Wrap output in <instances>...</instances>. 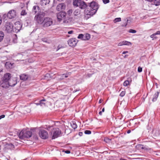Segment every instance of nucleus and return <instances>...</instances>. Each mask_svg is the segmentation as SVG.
Listing matches in <instances>:
<instances>
[{"label":"nucleus","mask_w":160,"mask_h":160,"mask_svg":"<svg viewBox=\"0 0 160 160\" xmlns=\"http://www.w3.org/2000/svg\"><path fill=\"white\" fill-rule=\"evenodd\" d=\"M99 7L98 4L95 2H92L84 10L85 17L87 16L88 18L93 16L97 12Z\"/></svg>","instance_id":"obj_1"},{"label":"nucleus","mask_w":160,"mask_h":160,"mask_svg":"<svg viewBox=\"0 0 160 160\" xmlns=\"http://www.w3.org/2000/svg\"><path fill=\"white\" fill-rule=\"evenodd\" d=\"M20 139H24L29 138L32 135V132L31 131H27L23 129L20 132L17 133Z\"/></svg>","instance_id":"obj_2"},{"label":"nucleus","mask_w":160,"mask_h":160,"mask_svg":"<svg viewBox=\"0 0 160 160\" xmlns=\"http://www.w3.org/2000/svg\"><path fill=\"white\" fill-rule=\"evenodd\" d=\"M51 132L52 134V139L57 138L61 134V131L58 128H53Z\"/></svg>","instance_id":"obj_3"},{"label":"nucleus","mask_w":160,"mask_h":160,"mask_svg":"<svg viewBox=\"0 0 160 160\" xmlns=\"http://www.w3.org/2000/svg\"><path fill=\"white\" fill-rule=\"evenodd\" d=\"M66 13L65 12H60L57 14V18L58 21H61L62 19H64V22L68 23V21H67L66 19L65 16Z\"/></svg>","instance_id":"obj_4"},{"label":"nucleus","mask_w":160,"mask_h":160,"mask_svg":"<svg viewBox=\"0 0 160 160\" xmlns=\"http://www.w3.org/2000/svg\"><path fill=\"white\" fill-rule=\"evenodd\" d=\"M13 27V32L17 33L21 29L22 27V23L20 22H16Z\"/></svg>","instance_id":"obj_5"},{"label":"nucleus","mask_w":160,"mask_h":160,"mask_svg":"<svg viewBox=\"0 0 160 160\" xmlns=\"http://www.w3.org/2000/svg\"><path fill=\"white\" fill-rule=\"evenodd\" d=\"M43 26L44 27H47L51 26L53 23V21L52 18L48 17H46L44 19Z\"/></svg>","instance_id":"obj_6"},{"label":"nucleus","mask_w":160,"mask_h":160,"mask_svg":"<svg viewBox=\"0 0 160 160\" xmlns=\"http://www.w3.org/2000/svg\"><path fill=\"white\" fill-rule=\"evenodd\" d=\"M43 16L40 14H36L34 20L39 24H41L44 22Z\"/></svg>","instance_id":"obj_7"},{"label":"nucleus","mask_w":160,"mask_h":160,"mask_svg":"<svg viewBox=\"0 0 160 160\" xmlns=\"http://www.w3.org/2000/svg\"><path fill=\"white\" fill-rule=\"evenodd\" d=\"M5 31L8 33L11 32L12 31H13V27L12 23L7 22L5 24Z\"/></svg>","instance_id":"obj_8"},{"label":"nucleus","mask_w":160,"mask_h":160,"mask_svg":"<svg viewBox=\"0 0 160 160\" xmlns=\"http://www.w3.org/2000/svg\"><path fill=\"white\" fill-rule=\"evenodd\" d=\"M90 35L89 33L80 34H79L78 37V38L84 41L89 40L90 39Z\"/></svg>","instance_id":"obj_9"},{"label":"nucleus","mask_w":160,"mask_h":160,"mask_svg":"<svg viewBox=\"0 0 160 160\" xmlns=\"http://www.w3.org/2000/svg\"><path fill=\"white\" fill-rule=\"evenodd\" d=\"M40 137L43 139H46L48 138V132L44 130H40L39 132Z\"/></svg>","instance_id":"obj_10"},{"label":"nucleus","mask_w":160,"mask_h":160,"mask_svg":"<svg viewBox=\"0 0 160 160\" xmlns=\"http://www.w3.org/2000/svg\"><path fill=\"white\" fill-rule=\"evenodd\" d=\"M68 45L71 47H74L76 45L78 40L75 38H72L68 41Z\"/></svg>","instance_id":"obj_11"},{"label":"nucleus","mask_w":160,"mask_h":160,"mask_svg":"<svg viewBox=\"0 0 160 160\" xmlns=\"http://www.w3.org/2000/svg\"><path fill=\"white\" fill-rule=\"evenodd\" d=\"M11 78V75L10 73H7L5 74L3 77L2 78V80L4 81H7V82H9Z\"/></svg>","instance_id":"obj_12"},{"label":"nucleus","mask_w":160,"mask_h":160,"mask_svg":"<svg viewBox=\"0 0 160 160\" xmlns=\"http://www.w3.org/2000/svg\"><path fill=\"white\" fill-rule=\"evenodd\" d=\"M9 19H12L15 18L16 16V13L14 10H12L9 11L8 13Z\"/></svg>","instance_id":"obj_13"},{"label":"nucleus","mask_w":160,"mask_h":160,"mask_svg":"<svg viewBox=\"0 0 160 160\" xmlns=\"http://www.w3.org/2000/svg\"><path fill=\"white\" fill-rule=\"evenodd\" d=\"M0 85L1 87L4 88H8L9 86V82L4 81L2 80L0 82Z\"/></svg>","instance_id":"obj_14"},{"label":"nucleus","mask_w":160,"mask_h":160,"mask_svg":"<svg viewBox=\"0 0 160 160\" xmlns=\"http://www.w3.org/2000/svg\"><path fill=\"white\" fill-rule=\"evenodd\" d=\"M66 7L64 3H61L58 5L56 9L58 11L64 10Z\"/></svg>","instance_id":"obj_15"},{"label":"nucleus","mask_w":160,"mask_h":160,"mask_svg":"<svg viewBox=\"0 0 160 160\" xmlns=\"http://www.w3.org/2000/svg\"><path fill=\"white\" fill-rule=\"evenodd\" d=\"M9 86L13 87L15 86L17 83V79L16 78L10 79L9 80Z\"/></svg>","instance_id":"obj_16"},{"label":"nucleus","mask_w":160,"mask_h":160,"mask_svg":"<svg viewBox=\"0 0 160 160\" xmlns=\"http://www.w3.org/2000/svg\"><path fill=\"white\" fill-rule=\"evenodd\" d=\"M40 9L39 6L37 5L34 6L32 8V12L34 14L37 13V14H38L40 12Z\"/></svg>","instance_id":"obj_17"},{"label":"nucleus","mask_w":160,"mask_h":160,"mask_svg":"<svg viewBox=\"0 0 160 160\" xmlns=\"http://www.w3.org/2000/svg\"><path fill=\"white\" fill-rule=\"evenodd\" d=\"M80 8L83 9L86 8L88 7V5L85 2L83 1H82L78 4V6Z\"/></svg>","instance_id":"obj_18"},{"label":"nucleus","mask_w":160,"mask_h":160,"mask_svg":"<svg viewBox=\"0 0 160 160\" xmlns=\"http://www.w3.org/2000/svg\"><path fill=\"white\" fill-rule=\"evenodd\" d=\"M69 75H70L69 72L62 74L58 76V78L60 80L63 79L65 78L68 77Z\"/></svg>","instance_id":"obj_19"},{"label":"nucleus","mask_w":160,"mask_h":160,"mask_svg":"<svg viewBox=\"0 0 160 160\" xmlns=\"http://www.w3.org/2000/svg\"><path fill=\"white\" fill-rule=\"evenodd\" d=\"M138 146L140 148L145 150L149 152H151L152 151L151 148H149L146 146H144L143 145L139 144Z\"/></svg>","instance_id":"obj_20"},{"label":"nucleus","mask_w":160,"mask_h":160,"mask_svg":"<svg viewBox=\"0 0 160 160\" xmlns=\"http://www.w3.org/2000/svg\"><path fill=\"white\" fill-rule=\"evenodd\" d=\"M159 92H157L153 95V97L152 99V101L153 102H155L156 101L158 97Z\"/></svg>","instance_id":"obj_21"},{"label":"nucleus","mask_w":160,"mask_h":160,"mask_svg":"<svg viewBox=\"0 0 160 160\" xmlns=\"http://www.w3.org/2000/svg\"><path fill=\"white\" fill-rule=\"evenodd\" d=\"M20 79L23 81H25L28 78V76L27 75L22 74L20 76Z\"/></svg>","instance_id":"obj_22"},{"label":"nucleus","mask_w":160,"mask_h":160,"mask_svg":"<svg viewBox=\"0 0 160 160\" xmlns=\"http://www.w3.org/2000/svg\"><path fill=\"white\" fill-rule=\"evenodd\" d=\"M50 2L49 0H41L40 2V4L42 6L46 5Z\"/></svg>","instance_id":"obj_23"},{"label":"nucleus","mask_w":160,"mask_h":160,"mask_svg":"<svg viewBox=\"0 0 160 160\" xmlns=\"http://www.w3.org/2000/svg\"><path fill=\"white\" fill-rule=\"evenodd\" d=\"M81 2V0H73V5L74 6L78 7V4Z\"/></svg>","instance_id":"obj_24"},{"label":"nucleus","mask_w":160,"mask_h":160,"mask_svg":"<svg viewBox=\"0 0 160 160\" xmlns=\"http://www.w3.org/2000/svg\"><path fill=\"white\" fill-rule=\"evenodd\" d=\"M71 127L74 129L77 128V125L75 121H72L71 122Z\"/></svg>","instance_id":"obj_25"},{"label":"nucleus","mask_w":160,"mask_h":160,"mask_svg":"<svg viewBox=\"0 0 160 160\" xmlns=\"http://www.w3.org/2000/svg\"><path fill=\"white\" fill-rule=\"evenodd\" d=\"M81 12V11L80 9H77L74 11L73 14L75 16H78L80 14Z\"/></svg>","instance_id":"obj_26"},{"label":"nucleus","mask_w":160,"mask_h":160,"mask_svg":"<svg viewBox=\"0 0 160 160\" xmlns=\"http://www.w3.org/2000/svg\"><path fill=\"white\" fill-rule=\"evenodd\" d=\"M2 19L4 21H6L7 20L8 18H9L8 16V14H4L2 15Z\"/></svg>","instance_id":"obj_27"},{"label":"nucleus","mask_w":160,"mask_h":160,"mask_svg":"<svg viewBox=\"0 0 160 160\" xmlns=\"http://www.w3.org/2000/svg\"><path fill=\"white\" fill-rule=\"evenodd\" d=\"M5 65L7 68H12V64L9 62H7Z\"/></svg>","instance_id":"obj_28"},{"label":"nucleus","mask_w":160,"mask_h":160,"mask_svg":"<svg viewBox=\"0 0 160 160\" xmlns=\"http://www.w3.org/2000/svg\"><path fill=\"white\" fill-rule=\"evenodd\" d=\"M4 36V34L2 31H0V42L2 41Z\"/></svg>","instance_id":"obj_29"},{"label":"nucleus","mask_w":160,"mask_h":160,"mask_svg":"<svg viewBox=\"0 0 160 160\" xmlns=\"http://www.w3.org/2000/svg\"><path fill=\"white\" fill-rule=\"evenodd\" d=\"M46 101V100L45 99L41 100L39 101V103H37L36 104L37 105H40L41 106H42L43 105H45V103L43 102L45 101Z\"/></svg>","instance_id":"obj_30"},{"label":"nucleus","mask_w":160,"mask_h":160,"mask_svg":"<svg viewBox=\"0 0 160 160\" xmlns=\"http://www.w3.org/2000/svg\"><path fill=\"white\" fill-rule=\"evenodd\" d=\"M154 3L156 6H159L160 5V0H154Z\"/></svg>","instance_id":"obj_31"},{"label":"nucleus","mask_w":160,"mask_h":160,"mask_svg":"<svg viewBox=\"0 0 160 160\" xmlns=\"http://www.w3.org/2000/svg\"><path fill=\"white\" fill-rule=\"evenodd\" d=\"M132 45V43L130 42L124 41V45L130 46Z\"/></svg>","instance_id":"obj_32"},{"label":"nucleus","mask_w":160,"mask_h":160,"mask_svg":"<svg viewBox=\"0 0 160 160\" xmlns=\"http://www.w3.org/2000/svg\"><path fill=\"white\" fill-rule=\"evenodd\" d=\"M129 84V81L128 80L125 81L123 83V86H127Z\"/></svg>","instance_id":"obj_33"},{"label":"nucleus","mask_w":160,"mask_h":160,"mask_svg":"<svg viewBox=\"0 0 160 160\" xmlns=\"http://www.w3.org/2000/svg\"><path fill=\"white\" fill-rule=\"evenodd\" d=\"M121 21V18H115L114 21L113 22L114 23H116L118 22H119Z\"/></svg>","instance_id":"obj_34"},{"label":"nucleus","mask_w":160,"mask_h":160,"mask_svg":"<svg viewBox=\"0 0 160 160\" xmlns=\"http://www.w3.org/2000/svg\"><path fill=\"white\" fill-rule=\"evenodd\" d=\"M128 32L129 33H136L137 32L135 30L132 29H130L128 31Z\"/></svg>","instance_id":"obj_35"},{"label":"nucleus","mask_w":160,"mask_h":160,"mask_svg":"<svg viewBox=\"0 0 160 160\" xmlns=\"http://www.w3.org/2000/svg\"><path fill=\"white\" fill-rule=\"evenodd\" d=\"M27 13L25 10H23L21 12V15L22 16L25 15Z\"/></svg>","instance_id":"obj_36"},{"label":"nucleus","mask_w":160,"mask_h":160,"mask_svg":"<svg viewBox=\"0 0 160 160\" xmlns=\"http://www.w3.org/2000/svg\"><path fill=\"white\" fill-rule=\"evenodd\" d=\"M84 133L86 134H90L91 133V132L90 130H86L85 131Z\"/></svg>","instance_id":"obj_37"},{"label":"nucleus","mask_w":160,"mask_h":160,"mask_svg":"<svg viewBox=\"0 0 160 160\" xmlns=\"http://www.w3.org/2000/svg\"><path fill=\"white\" fill-rule=\"evenodd\" d=\"M125 94V91L121 92L120 94V96L121 97H122L124 96Z\"/></svg>","instance_id":"obj_38"},{"label":"nucleus","mask_w":160,"mask_h":160,"mask_svg":"<svg viewBox=\"0 0 160 160\" xmlns=\"http://www.w3.org/2000/svg\"><path fill=\"white\" fill-rule=\"evenodd\" d=\"M102 2L104 4H106L110 2L109 0H102Z\"/></svg>","instance_id":"obj_39"},{"label":"nucleus","mask_w":160,"mask_h":160,"mask_svg":"<svg viewBox=\"0 0 160 160\" xmlns=\"http://www.w3.org/2000/svg\"><path fill=\"white\" fill-rule=\"evenodd\" d=\"M122 45H124V41L120 42L118 44V46H122Z\"/></svg>","instance_id":"obj_40"},{"label":"nucleus","mask_w":160,"mask_h":160,"mask_svg":"<svg viewBox=\"0 0 160 160\" xmlns=\"http://www.w3.org/2000/svg\"><path fill=\"white\" fill-rule=\"evenodd\" d=\"M138 71L139 72H141L142 71V68L140 67H139L138 68Z\"/></svg>","instance_id":"obj_41"},{"label":"nucleus","mask_w":160,"mask_h":160,"mask_svg":"<svg viewBox=\"0 0 160 160\" xmlns=\"http://www.w3.org/2000/svg\"><path fill=\"white\" fill-rule=\"evenodd\" d=\"M72 12V9H70L68 11V13L70 15Z\"/></svg>","instance_id":"obj_42"},{"label":"nucleus","mask_w":160,"mask_h":160,"mask_svg":"<svg viewBox=\"0 0 160 160\" xmlns=\"http://www.w3.org/2000/svg\"><path fill=\"white\" fill-rule=\"evenodd\" d=\"M128 20H127V21H126L125 23H124V24L122 25V26H124V27L126 26L127 25V23H128Z\"/></svg>","instance_id":"obj_43"},{"label":"nucleus","mask_w":160,"mask_h":160,"mask_svg":"<svg viewBox=\"0 0 160 160\" xmlns=\"http://www.w3.org/2000/svg\"><path fill=\"white\" fill-rule=\"evenodd\" d=\"M155 36V34H154V33H153L152 34V35H151L150 36V37L151 38H156V37H154V36Z\"/></svg>","instance_id":"obj_44"},{"label":"nucleus","mask_w":160,"mask_h":160,"mask_svg":"<svg viewBox=\"0 0 160 160\" xmlns=\"http://www.w3.org/2000/svg\"><path fill=\"white\" fill-rule=\"evenodd\" d=\"M155 35H160V31H158L156 33H154Z\"/></svg>","instance_id":"obj_45"},{"label":"nucleus","mask_w":160,"mask_h":160,"mask_svg":"<svg viewBox=\"0 0 160 160\" xmlns=\"http://www.w3.org/2000/svg\"><path fill=\"white\" fill-rule=\"evenodd\" d=\"M5 115L4 114L0 116V120L5 117Z\"/></svg>","instance_id":"obj_46"},{"label":"nucleus","mask_w":160,"mask_h":160,"mask_svg":"<svg viewBox=\"0 0 160 160\" xmlns=\"http://www.w3.org/2000/svg\"><path fill=\"white\" fill-rule=\"evenodd\" d=\"M73 31H70L68 32V33L69 34H72L73 33Z\"/></svg>","instance_id":"obj_47"},{"label":"nucleus","mask_w":160,"mask_h":160,"mask_svg":"<svg viewBox=\"0 0 160 160\" xmlns=\"http://www.w3.org/2000/svg\"><path fill=\"white\" fill-rule=\"evenodd\" d=\"M65 153L67 154H69L70 153V152L69 150H66L65 151Z\"/></svg>","instance_id":"obj_48"},{"label":"nucleus","mask_w":160,"mask_h":160,"mask_svg":"<svg viewBox=\"0 0 160 160\" xmlns=\"http://www.w3.org/2000/svg\"><path fill=\"white\" fill-rule=\"evenodd\" d=\"M2 23V18L1 16L0 15V25H1Z\"/></svg>","instance_id":"obj_49"},{"label":"nucleus","mask_w":160,"mask_h":160,"mask_svg":"<svg viewBox=\"0 0 160 160\" xmlns=\"http://www.w3.org/2000/svg\"><path fill=\"white\" fill-rule=\"evenodd\" d=\"M83 133L82 132H79L78 133V135L80 136H81L82 135Z\"/></svg>","instance_id":"obj_50"},{"label":"nucleus","mask_w":160,"mask_h":160,"mask_svg":"<svg viewBox=\"0 0 160 160\" xmlns=\"http://www.w3.org/2000/svg\"><path fill=\"white\" fill-rule=\"evenodd\" d=\"M127 53H128V51H125L123 52H122V54H125Z\"/></svg>","instance_id":"obj_51"},{"label":"nucleus","mask_w":160,"mask_h":160,"mask_svg":"<svg viewBox=\"0 0 160 160\" xmlns=\"http://www.w3.org/2000/svg\"><path fill=\"white\" fill-rule=\"evenodd\" d=\"M103 101V100L102 99H100L99 101V103H101Z\"/></svg>","instance_id":"obj_52"},{"label":"nucleus","mask_w":160,"mask_h":160,"mask_svg":"<svg viewBox=\"0 0 160 160\" xmlns=\"http://www.w3.org/2000/svg\"><path fill=\"white\" fill-rule=\"evenodd\" d=\"M131 132V130H128L127 131V133L128 134H129L130 133V132Z\"/></svg>","instance_id":"obj_53"},{"label":"nucleus","mask_w":160,"mask_h":160,"mask_svg":"<svg viewBox=\"0 0 160 160\" xmlns=\"http://www.w3.org/2000/svg\"><path fill=\"white\" fill-rule=\"evenodd\" d=\"M99 114L100 115H102V112L101 111H100L99 112Z\"/></svg>","instance_id":"obj_54"},{"label":"nucleus","mask_w":160,"mask_h":160,"mask_svg":"<svg viewBox=\"0 0 160 160\" xmlns=\"http://www.w3.org/2000/svg\"><path fill=\"white\" fill-rule=\"evenodd\" d=\"M128 56V55H125L124 56V58H127Z\"/></svg>","instance_id":"obj_55"},{"label":"nucleus","mask_w":160,"mask_h":160,"mask_svg":"<svg viewBox=\"0 0 160 160\" xmlns=\"http://www.w3.org/2000/svg\"><path fill=\"white\" fill-rule=\"evenodd\" d=\"M104 110H105V109H104V108H103L102 109V112H104Z\"/></svg>","instance_id":"obj_56"},{"label":"nucleus","mask_w":160,"mask_h":160,"mask_svg":"<svg viewBox=\"0 0 160 160\" xmlns=\"http://www.w3.org/2000/svg\"><path fill=\"white\" fill-rule=\"evenodd\" d=\"M10 145L12 147V148H13L14 147V146L12 144L10 143Z\"/></svg>","instance_id":"obj_57"},{"label":"nucleus","mask_w":160,"mask_h":160,"mask_svg":"<svg viewBox=\"0 0 160 160\" xmlns=\"http://www.w3.org/2000/svg\"><path fill=\"white\" fill-rule=\"evenodd\" d=\"M148 1L149 2H152L153 1V0H146Z\"/></svg>","instance_id":"obj_58"},{"label":"nucleus","mask_w":160,"mask_h":160,"mask_svg":"<svg viewBox=\"0 0 160 160\" xmlns=\"http://www.w3.org/2000/svg\"><path fill=\"white\" fill-rule=\"evenodd\" d=\"M51 127H52L51 126H49L48 128H50Z\"/></svg>","instance_id":"obj_59"},{"label":"nucleus","mask_w":160,"mask_h":160,"mask_svg":"<svg viewBox=\"0 0 160 160\" xmlns=\"http://www.w3.org/2000/svg\"><path fill=\"white\" fill-rule=\"evenodd\" d=\"M58 1H62L63 0H57Z\"/></svg>","instance_id":"obj_60"},{"label":"nucleus","mask_w":160,"mask_h":160,"mask_svg":"<svg viewBox=\"0 0 160 160\" xmlns=\"http://www.w3.org/2000/svg\"><path fill=\"white\" fill-rule=\"evenodd\" d=\"M156 85L157 86H158V84H157V83H156Z\"/></svg>","instance_id":"obj_61"},{"label":"nucleus","mask_w":160,"mask_h":160,"mask_svg":"<svg viewBox=\"0 0 160 160\" xmlns=\"http://www.w3.org/2000/svg\"><path fill=\"white\" fill-rule=\"evenodd\" d=\"M60 48H58V50Z\"/></svg>","instance_id":"obj_62"}]
</instances>
